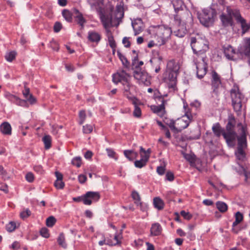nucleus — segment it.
Here are the masks:
<instances>
[{
	"instance_id": "f257e3e1",
	"label": "nucleus",
	"mask_w": 250,
	"mask_h": 250,
	"mask_svg": "<svg viewBox=\"0 0 250 250\" xmlns=\"http://www.w3.org/2000/svg\"><path fill=\"white\" fill-rule=\"evenodd\" d=\"M215 135L218 137L223 135L228 145L233 147L238 141V146L235 154L238 160L244 161L246 158L244 149L247 147L246 132L245 127L241 123L237 124L233 116H229L226 129L223 128L219 123L215 124L212 127Z\"/></svg>"
},
{
	"instance_id": "f03ea898",
	"label": "nucleus",
	"mask_w": 250,
	"mask_h": 250,
	"mask_svg": "<svg viewBox=\"0 0 250 250\" xmlns=\"http://www.w3.org/2000/svg\"><path fill=\"white\" fill-rule=\"evenodd\" d=\"M216 16L215 10L210 7L204 9L201 12L198 13V18L200 22L206 27L213 25Z\"/></svg>"
},
{
	"instance_id": "7ed1b4c3",
	"label": "nucleus",
	"mask_w": 250,
	"mask_h": 250,
	"mask_svg": "<svg viewBox=\"0 0 250 250\" xmlns=\"http://www.w3.org/2000/svg\"><path fill=\"white\" fill-rule=\"evenodd\" d=\"M129 77V75L125 71L122 70L113 75L112 81L116 84H117L118 83H122L124 85V95L128 99L132 100L134 97H130L128 94L130 89V84L128 82V78Z\"/></svg>"
},
{
	"instance_id": "20e7f679",
	"label": "nucleus",
	"mask_w": 250,
	"mask_h": 250,
	"mask_svg": "<svg viewBox=\"0 0 250 250\" xmlns=\"http://www.w3.org/2000/svg\"><path fill=\"white\" fill-rule=\"evenodd\" d=\"M190 44L193 52L199 55H204L208 48V42L205 39L199 36L191 37Z\"/></svg>"
},
{
	"instance_id": "39448f33",
	"label": "nucleus",
	"mask_w": 250,
	"mask_h": 250,
	"mask_svg": "<svg viewBox=\"0 0 250 250\" xmlns=\"http://www.w3.org/2000/svg\"><path fill=\"white\" fill-rule=\"evenodd\" d=\"M230 93L234 110L237 112L240 111L242 107V101L244 98V95L240 92L237 85L233 86Z\"/></svg>"
},
{
	"instance_id": "423d86ee",
	"label": "nucleus",
	"mask_w": 250,
	"mask_h": 250,
	"mask_svg": "<svg viewBox=\"0 0 250 250\" xmlns=\"http://www.w3.org/2000/svg\"><path fill=\"white\" fill-rule=\"evenodd\" d=\"M62 15L65 20L68 22H71L72 20V15H74V17L76 19L78 23L82 26L86 22L85 20L83 18L82 14L77 9H74L73 12H71L67 9H64L62 11Z\"/></svg>"
},
{
	"instance_id": "0eeeda50",
	"label": "nucleus",
	"mask_w": 250,
	"mask_h": 250,
	"mask_svg": "<svg viewBox=\"0 0 250 250\" xmlns=\"http://www.w3.org/2000/svg\"><path fill=\"white\" fill-rule=\"evenodd\" d=\"M174 21L177 25L190 24L193 21L191 13L185 9L174 16Z\"/></svg>"
},
{
	"instance_id": "6e6552de",
	"label": "nucleus",
	"mask_w": 250,
	"mask_h": 250,
	"mask_svg": "<svg viewBox=\"0 0 250 250\" xmlns=\"http://www.w3.org/2000/svg\"><path fill=\"white\" fill-rule=\"evenodd\" d=\"M237 10H232L229 7H227L226 12L223 13L220 16V19L222 24L224 26H232V18L236 19L235 14L236 12H238Z\"/></svg>"
},
{
	"instance_id": "1a4fd4ad",
	"label": "nucleus",
	"mask_w": 250,
	"mask_h": 250,
	"mask_svg": "<svg viewBox=\"0 0 250 250\" xmlns=\"http://www.w3.org/2000/svg\"><path fill=\"white\" fill-rule=\"evenodd\" d=\"M171 33L170 28L159 26L156 31V36L160 39V41H158V44L159 45L164 44L170 36Z\"/></svg>"
},
{
	"instance_id": "9d476101",
	"label": "nucleus",
	"mask_w": 250,
	"mask_h": 250,
	"mask_svg": "<svg viewBox=\"0 0 250 250\" xmlns=\"http://www.w3.org/2000/svg\"><path fill=\"white\" fill-rule=\"evenodd\" d=\"M206 58L201 56L200 61L195 62L197 69V76L201 79L206 75L207 71V63L205 62Z\"/></svg>"
},
{
	"instance_id": "9b49d317",
	"label": "nucleus",
	"mask_w": 250,
	"mask_h": 250,
	"mask_svg": "<svg viewBox=\"0 0 250 250\" xmlns=\"http://www.w3.org/2000/svg\"><path fill=\"white\" fill-rule=\"evenodd\" d=\"M134 77L140 83H142L146 86L150 84V77L147 73L141 70H135L134 71Z\"/></svg>"
},
{
	"instance_id": "f8f14e48",
	"label": "nucleus",
	"mask_w": 250,
	"mask_h": 250,
	"mask_svg": "<svg viewBox=\"0 0 250 250\" xmlns=\"http://www.w3.org/2000/svg\"><path fill=\"white\" fill-rule=\"evenodd\" d=\"M192 120V116L186 114L181 119H178L176 122V132H181L183 129L187 128Z\"/></svg>"
},
{
	"instance_id": "ddd939ff",
	"label": "nucleus",
	"mask_w": 250,
	"mask_h": 250,
	"mask_svg": "<svg viewBox=\"0 0 250 250\" xmlns=\"http://www.w3.org/2000/svg\"><path fill=\"white\" fill-rule=\"evenodd\" d=\"M100 198L99 192L88 191L83 196V202L84 205H90L92 202L98 201Z\"/></svg>"
},
{
	"instance_id": "4468645a",
	"label": "nucleus",
	"mask_w": 250,
	"mask_h": 250,
	"mask_svg": "<svg viewBox=\"0 0 250 250\" xmlns=\"http://www.w3.org/2000/svg\"><path fill=\"white\" fill-rule=\"evenodd\" d=\"M132 26L133 28L135 36L140 34L145 28V25L141 19H137L132 21Z\"/></svg>"
},
{
	"instance_id": "2eb2a0df",
	"label": "nucleus",
	"mask_w": 250,
	"mask_h": 250,
	"mask_svg": "<svg viewBox=\"0 0 250 250\" xmlns=\"http://www.w3.org/2000/svg\"><path fill=\"white\" fill-rule=\"evenodd\" d=\"M235 16L237 21L241 24V26L243 31L245 33L250 29V23H247L245 19H244L240 15L239 12H236Z\"/></svg>"
},
{
	"instance_id": "dca6fc26",
	"label": "nucleus",
	"mask_w": 250,
	"mask_h": 250,
	"mask_svg": "<svg viewBox=\"0 0 250 250\" xmlns=\"http://www.w3.org/2000/svg\"><path fill=\"white\" fill-rule=\"evenodd\" d=\"M162 104L159 105H152L151 108L154 113L159 114V116H162L165 113V104L166 101L163 99L160 98Z\"/></svg>"
},
{
	"instance_id": "f3484780",
	"label": "nucleus",
	"mask_w": 250,
	"mask_h": 250,
	"mask_svg": "<svg viewBox=\"0 0 250 250\" xmlns=\"http://www.w3.org/2000/svg\"><path fill=\"white\" fill-rule=\"evenodd\" d=\"M239 52L241 54H244L250 58L248 62L250 64V38L246 40L245 45L241 47Z\"/></svg>"
},
{
	"instance_id": "a211bd4d",
	"label": "nucleus",
	"mask_w": 250,
	"mask_h": 250,
	"mask_svg": "<svg viewBox=\"0 0 250 250\" xmlns=\"http://www.w3.org/2000/svg\"><path fill=\"white\" fill-rule=\"evenodd\" d=\"M167 68L168 71L179 72L180 65L179 62L171 60L167 62Z\"/></svg>"
},
{
	"instance_id": "6ab92c4d",
	"label": "nucleus",
	"mask_w": 250,
	"mask_h": 250,
	"mask_svg": "<svg viewBox=\"0 0 250 250\" xmlns=\"http://www.w3.org/2000/svg\"><path fill=\"white\" fill-rule=\"evenodd\" d=\"M171 3L176 14L186 9V6L182 0H172Z\"/></svg>"
},
{
	"instance_id": "aec40b11",
	"label": "nucleus",
	"mask_w": 250,
	"mask_h": 250,
	"mask_svg": "<svg viewBox=\"0 0 250 250\" xmlns=\"http://www.w3.org/2000/svg\"><path fill=\"white\" fill-rule=\"evenodd\" d=\"M178 27H173L172 30L175 36L178 37H183L187 33V29L186 25H177Z\"/></svg>"
},
{
	"instance_id": "412c9836",
	"label": "nucleus",
	"mask_w": 250,
	"mask_h": 250,
	"mask_svg": "<svg viewBox=\"0 0 250 250\" xmlns=\"http://www.w3.org/2000/svg\"><path fill=\"white\" fill-rule=\"evenodd\" d=\"M224 53L226 58L230 60H234V55L235 54L234 49L230 45L223 47Z\"/></svg>"
},
{
	"instance_id": "4be33fe9",
	"label": "nucleus",
	"mask_w": 250,
	"mask_h": 250,
	"mask_svg": "<svg viewBox=\"0 0 250 250\" xmlns=\"http://www.w3.org/2000/svg\"><path fill=\"white\" fill-rule=\"evenodd\" d=\"M162 228L161 225L158 223H154L150 229V235L151 236H158L161 234Z\"/></svg>"
},
{
	"instance_id": "5701e85b",
	"label": "nucleus",
	"mask_w": 250,
	"mask_h": 250,
	"mask_svg": "<svg viewBox=\"0 0 250 250\" xmlns=\"http://www.w3.org/2000/svg\"><path fill=\"white\" fill-rule=\"evenodd\" d=\"M246 159V158H245V160L242 161V160H238L236 158V160L237 161V163H238V165L239 166L240 174H243L245 176V180L246 181H247L248 179L250 178V173L246 171V170L244 168V167L242 164L243 162L245 161Z\"/></svg>"
},
{
	"instance_id": "b1692460",
	"label": "nucleus",
	"mask_w": 250,
	"mask_h": 250,
	"mask_svg": "<svg viewBox=\"0 0 250 250\" xmlns=\"http://www.w3.org/2000/svg\"><path fill=\"white\" fill-rule=\"evenodd\" d=\"M0 130L4 135L11 134V126L8 122H4L0 125Z\"/></svg>"
},
{
	"instance_id": "393cba45",
	"label": "nucleus",
	"mask_w": 250,
	"mask_h": 250,
	"mask_svg": "<svg viewBox=\"0 0 250 250\" xmlns=\"http://www.w3.org/2000/svg\"><path fill=\"white\" fill-rule=\"evenodd\" d=\"M88 39L91 42H98L101 40L100 34L94 31L88 32Z\"/></svg>"
},
{
	"instance_id": "a878e982",
	"label": "nucleus",
	"mask_w": 250,
	"mask_h": 250,
	"mask_svg": "<svg viewBox=\"0 0 250 250\" xmlns=\"http://www.w3.org/2000/svg\"><path fill=\"white\" fill-rule=\"evenodd\" d=\"M101 20L105 28L109 27L112 24V17L110 16L102 15Z\"/></svg>"
},
{
	"instance_id": "bb28decb",
	"label": "nucleus",
	"mask_w": 250,
	"mask_h": 250,
	"mask_svg": "<svg viewBox=\"0 0 250 250\" xmlns=\"http://www.w3.org/2000/svg\"><path fill=\"white\" fill-rule=\"evenodd\" d=\"M212 85L215 88H217L221 84L220 77L215 71L212 72Z\"/></svg>"
},
{
	"instance_id": "cd10ccee",
	"label": "nucleus",
	"mask_w": 250,
	"mask_h": 250,
	"mask_svg": "<svg viewBox=\"0 0 250 250\" xmlns=\"http://www.w3.org/2000/svg\"><path fill=\"white\" fill-rule=\"evenodd\" d=\"M132 101L133 104L134 105V110L133 112V115L136 117H140L141 116V109L137 105L138 100L135 98H133Z\"/></svg>"
},
{
	"instance_id": "c85d7f7f",
	"label": "nucleus",
	"mask_w": 250,
	"mask_h": 250,
	"mask_svg": "<svg viewBox=\"0 0 250 250\" xmlns=\"http://www.w3.org/2000/svg\"><path fill=\"white\" fill-rule=\"evenodd\" d=\"M216 206L217 209L222 213H224L228 210L227 205L222 201H218L216 203Z\"/></svg>"
},
{
	"instance_id": "c756f323",
	"label": "nucleus",
	"mask_w": 250,
	"mask_h": 250,
	"mask_svg": "<svg viewBox=\"0 0 250 250\" xmlns=\"http://www.w3.org/2000/svg\"><path fill=\"white\" fill-rule=\"evenodd\" d=\"M132 197L135 200V204L137 206H140V208L142 209V203L141 202V198L139 193L137 191H133L132 193Z\"/></svg>"
},
{
	"instance_id": "7c9ffc66",
	"label": "nucleus",
	"mask_w": 250,
	"mask_h": 250,
	"mask_svg": "<svg viewBox=\"0 0 250 250\" xmlns=\"http://www.w3.org/2000/svg\"><path fill=\"white\" fill-rule=\"evenodd\" d=\"M154 207L157 209L161 210L163 208L164 204L163 201L159 197H155L153 199Z\"/></svg>"
},
{
	"instance_id": "2f4dec72",
	"label": "nucleus",
	"mask_w": 250,
	"mask_h": 250,
	"mask_svg": "<svg viewBox=\"0 0 250 250\" xmlns=\"http://www.w3.org/2000/svg\"><path fill=\"white\" fill-rule=\"evenodd\" d=\"M42 141L44 144V147L46 149L50 148L51 146V137L50 135H46L42 138Z\"/></svg>"
},
{
	"instance_id": "473e14b6",
	"label": "nucleus",
	"mask_w": 250,
	"mask_h": 250,
	"mask_svg": "<svg viewBox=\"0 0 250 250\" xmlns=\"http://www.w3.org/2000/svg\"><path fill=\"white\" fill-rule=\"evenodd\" d=\"M57 242L59 245L62 248L65 249L67 247V245L65 242V238L63 233H61L57 239Z\"/></svg>"
},
{
	"instance_id": "72a5a7b5",
	"label": "nucleus",
	"mask_w": 250,
	"mask_h": 250,
	"mask_svg": "<svg viewBox=\"0 0 250 250\" xmlns=\"http://www.w3.org/2000/svg\"><path fill=\"white\" fill-rule=\"evenodd\" d=\"M117 55L120 60L122 62L123 64L125 66L127 67L129 63L126 58L119 51H117Z\"/></svg>"
},
{
	"instance_id": "f704fd0d",
	"label": "nucleus",
	"mask_w": 250,
	"mask_h": 250,
	"mask_svg": "<svg viewBox=\"0 0 250 250\" xmlns=\"http://www.w3.org/2000/svg\"><path fill=\"white\" fill-rule=\"evenodd\" d=\"M56 222V219L53 216H51L47 218L46 220V225L48 227H52L54 225Z\"/></svg>"
},
{
	"instance_id": "c9c22d12",
	"label": "nucleus",
	"mask_w": 250,
	"mask_h": 250,
	"mask_svg": "<svg viewBox=\"0 0 250 250\" xmlns=\"http://www.w3.org/2000/svg\"><path fill=\"white\" fill-rule=\"evenodd\" d=\"M16 53L15 51H11L5 55V58L8 62H12L15 58Z\"/></svg>"
},
{
	"instance_id": "e433bc0d",
	"label": "nucleus",
	"mask_w": 250,
	"mask_h": 250,
	"mask_svg": "<svg viewBox=\"0 0 250 250\" xmlns=\"http://www.w3.org/2000/svg\"><path fill=\"white\" fill-rule=\"evenodd\" d=\"M16 228V223L14 222H9L6 226V230L9 232L14 231Z\"/></svg>"
},
{
	"instance_id": "4c0bfd02",
	"label": "nucleus",
	"mask_w": 250,
	"mask_h": 250,
	"mask_svg": "<svg viewBox=\"0 0 250 250\" xmlns=\"http://www.w3.org/2000/svg\"><path fill=\"white\" fill-rule=\"evenodd\" d=\"M179 72L168 71L167 79L168 81H177V76Z\"/></svg>"
},
{
	"instance_id": "58836bf2",
	"label": "nucleus",
	"mask_w": 250,
	"mask_h": 250,
	"mask_svg": "<svg viewBox=\"0 0 250 250\" xmlns=\"http://www.w3.org/2000/svg\"><path fill=\"white\" fill-rule=\"evenodd\" d=\"M82 160L80 157H76L72 160V165L79 167L81 166Z\"/></svg>"
},
{
	"instance_id": "ea45409f",
	"label": "nucleus",
	"mask_w": 250,
	"mask_h": 250,
	"mask_svg": "<svg viewBox=\"0 0 250 250\" xmlns=\"http://www.w3.org/2000/svg\"><path fill=\"white\" fill-rule=\"evenodd\" d=\"M31 214L30 210L28 209H26L25 210H23L20 213V217L22 219H25V218L29 217Z\"/></svg>"
},
{
	"instance_id": "a19ab883",
	"label": "nucleus",
	"mask_w": 250,
	"mask_h": 250,
	"mask_svg": "<svg viewBox=\"0 0 250 250\" xmlns=\"http://www.w3.org/2000/svg\"><path fill=\"white\" fill-rule=\"evenodd\" d=\"M79 116L80 118L79 124L80 125H82L86 117L85 111L83 110L80 111L79 112Z\"/></svg>"
},
{
	"instance_id": "79ce46f5",
	"label": "nucleus",
	"mask_w": 250,
	"mask_h": 250,
	"mask_svg": "<svg viewBox=\"0 0 250 250\" xmlns=\"http://www.w3.org/2000/svg\"><path fill=\"white\" fill-rule=\"evenodd\" d=\"M0 174L2 176V178L4 180L9 178L6 171L4 169L2 166H0Z\"/></svg>"
},
{
	"instance_id": "37998d69",
	"label": "nucleus",
	"mask_w": 250,
	"mask_h": 250,
	"mask_svg": "<svg viewBox=\"0 0 250 250\" xmlns=\"http://www.w3.org/2000/svg\"><path fill=\"white\" fill-rule=\"evenodd\" d=\"M128 153H131V156L133 158V160L136 159L138 156V153L134 151L133 150H125L124 151L125 156H126L127 154Z\"/></svg>"
},
{
	"instance_id": "c03bdc74",
	"label": "nucleus",
	"mask_w": 250,
	"mask_h": 250,
	"mask_svg": "<svg viewBox=\"0 0 250 250\" xmlns=\"http://www.w3.org/2000/svg\"><path fill=\"white\" fill-rule=\"evenodd\" d=\"M146 162H145V161H144L143 160H142L141 159L140 160H137V161H135V162H134L135 166L136 167H138V168L143 167L146 166Z\"/></svg>"
},
{
	"instance_id": "a18cd8bd",
	"label": "nucleus",
	"mask_w": 250,
	"mask_h": 250,
	"mask_svg": "<svg viewBox=\"0 0 250 250\" xmlns=\"http://www.w3.org/2000/svg\"><path fill=\"white\" fill-rule=\"evenodd\" d=\"M55 187L58 189H62L64 186V183L62 180H56L54 183Z\"/></svg>"
},
{
	"instance_id": "49530a36",
	"label": "nucleus",
	"mask_w": 250,
	"mask_h": 250,
	"mask_svg": "<svg viewBox=\"0 0 250 250\" xmlns=\"http://www.w3.org/2000/svg\"><path fill=\"white\" fill-rule=\"evenodd\" d=\"M93 130V127L91 125H87L83 126V132L84 133L88 134L92 132Z\"/></svg>"
},
{
	"instance_id": "de8ad7c7",
	"label": "nucleus",
	"mask_w": 250,
	"mask_h": 250,
	"mask_svg": "<svg viewBox=\"0 0 250 250\" xmlns=\"http://www.w3.org/2000/svg\"><path fill=\"white\" fill-rule=\"evenodd\" d=\"M106 151L107 153V155L109 157L113 158L115 160H117V158L115 157L116 153L114 150L110 148H106Z\"/></svg>"
},
{
	"instance_id": "09e8293b",
	"label": "nucleus",
	"mask_w": 250,
	"mask_h": 250,
	"mask_svg": "<svg viewBox=\"0 0 250 250\" xmlns=\"http://www.w3.org/2000/svg\"><path fill=\"white\" fill-rule=\"evenodd\" d=\"M40 233L42 236H43L45 238H48L49 236V234L48 233V230L47 229H46L45 228H43L41 229Z\"/></svg>"
},
{
	"instance_id": "8fccbe9b",
	"label": "nucleus",
	"mask_w": 250,
	"mask_h": 250,
	"mask_svg": "<svg viewBox=\"0 0 250 250\" xmlns=\"http://www.w3.org/2000/svg\"><path fill=\"white\" fill-rule=\"evenodd\" d=\"M181 215L186 219L190 220L192 217V215L188 212H186L184 210H182L180 212Z\"/></svg>"
},
{
	"instance_id": "3c124183",
	"label": "nucleus",
	"mask_w": 250,
	"mask_h": 250,
	"mask_svg": "<svg viewBox=\"0 0 250 250\" xmlns=\"http://www.w3.org/2000/svg\"><path fill=\"white\" fill-rule=\"evenodd\" d=\"M184 157L187 161H188L191 163H194L195 161L194 156L191 154H185Z\"/></svg>"
},
{
	"instance_id": "603ef678",
	"label": "nucleus",
	"mask_w": 250,
	"mask_h": 250,
	"mask_svg": "<svg viewBox=\"0 0 250 250\" xmlns=\"http://www.w3.org/2000/svg\"><path fill=\"white\" fill-rule=\"evenodd\" d=\"M62 28V25L60 22H56L54 25V31L55 32H59Z\"/></svg>"
},
{
	"instance_id": "864d4df0",
	"label": "nucleus",
	"mask_w": 250,
	"mask_h": 250,
	"mask_svg": "<svg viewBox=\"0 0 250 250\" xmlns=\"http://www.w3.org/2000/svg\"><path fill=\"white\" fill-rule=\"evenodd\" d=\"M17 105L25 107H28V104L27 103V101L25 100H22L21 99H19L18 103L17 104Z\"/></svg>"
},
{
	"instance_id": "5fc2aeb1",
	"label": "nucleus",
	"mask_w": 250,
	"mask_h": 250,
	"mask_svg": "<svg viewBox=\"0 0 250 250\" xmlns=\"http://www.w3.org/2000/svg\"><path fill=\"white\" fill-rule=\"evenodd\" d=\"M26 99V101L29 102L31 104H33L36 102V98L32 94L29 95Z\"/></svg>"
},
{
	"instance_id": "6e6d98bb",
	"label": "nucleus",
	"mask_w": 250,
	"mask_h": 250,
	"mask_svg": "<svg viewBox=\"0 0 250 250\" xmlns=\"http://www.w3.org/2000/svg\"><path fill=\"white\" fill-rule=\"evenodd\" d=\"M166 177V179L169 181H172L174 178L173 173L171 171H167V172Z\"/></svg>"
},
{
	"instance_id": "4d7b16f0",
	"label": "nucleus",
	"mask_w": 250,
	"mask_h": 250,
	"mask_svg": "<svg viewBox=\"0 0 250 250\" xmlns=\"http://www.w3.org/2000/svg\"><path fill=\"white\" fill-rule=\"evenodd\" d=\"M176 82L177 81H169L168 83V87L175 90L176 89Z\"/></svg>"
},
{
	"instance_id": "13d9d810",
	"label": "nucleus",
	"mask_w": 250,
	"mask_h": 250,
	"mask_svg": "<svg viewBox=\"0 0 250 250\" xmlns=\"http://www.w3.org/2000/svg\"><path fill=\"white\" fill-rule=\"evenodd\" d=\"M108 42H109V44L110 46L112 48H115L116 47V43L113 39V37L112 36H111L108 38Z\"/></svg>"
},
{
	"instance_id": "bf43d9fd",
	"label": "nucleus",
	"mask_w": 250,
	"mask_h": 250,
	"mask_svg": "<svg viewBox=\"0 0 250 250\" xmlns=\"http://www.w3.org/2000/svg\"><path fill=\"white\" fill-rule=\"evenodd\" d=\"M25 178L26 180L29 182H32L34 179V175L31 172L27 173L26 175Z\"/></svg>"
},
{
	"instance_id": "052dcab7",
	"label": "nucleus",
	"mask_w": 250,
	"mask_h": 250,
	"mask_svg": "<svg viewBox=\"0 0 250 250\" xmlns=\"http://www.w3.org/2000/svg\"><path fill=\"white\" fill-rule=\"evenodd\" d=\"M125 47H129L130 46V42L129 41V38L124 37L122 41Z\"/></svg>"
},
{
	"instance_id": "680f3d73",
	"label": "nucleus",
	"mask_w": 250,
	"mask_h": 250,
	"mask_svg": "<svg viewBox=\"0 0 250 250\" xmlns=\"http://www.w3.org/2000/svg\"><path fill=\"white\" fill-rule=\"evenodd\" d=\"M87 179L86 176L83 174H81L78 176V180L81 184H83L85 183Z\"/></svg>"
},
{
	"instance_id": "e2e57ef3",
	"label": "nucleus",
	"mask_w": 250,
	"mask_h": 250,
	"mask_svg": "<svg viewBox=\"0 0 250 250\" xmlns=\"http://www.w3.org/2000/svg\"><path fill=\"white\" fill-rule=\"evenodd\" d=\"M50 43H51V47H52V48L53 50H56L57 51H58L59 50V47L58 43L56 42H55L54 41H52V42H51Z\"/></svg>"
},
{
	"instance_id": "0e129e2a",
	"label": "nucleus",
	"mask_w": 250,
	"mask_h": 250,
	"mask_svg": "<svg viewBox=\"0 0 250 250\" xmlns=\"http://www.w3.org/2000/svg\"><path fill=\"white\" fill-rule=\"evenodd\" d=\"M167 124L171 130H173L175 132H176V126H175V124L176 125V122L171 120Z\"/></svg>"
},
{
	"instance_id": "69168bd1",
	"label": "nucleus",
	"mask_w": 250,
	"mask_h": 250,
	"mask_svg": "<svg viewBox=\"0 0 250 250\" xmlns=\"http://www.w3.org/2000/svg\"><path fill=\"white\" fill-rule=\"evenodd\" d=\"M165 171V168L163 166L158 167L157 168V172L159 175H163Z\"/></svg>"
},
{
	"instance_id": "338daca9",
	"label": "nucleus",
	"mask_w": 250,
	"mask_h": 250,
	"mask_svg": "<svg viewBox=\"0 0 250 250\" xmlns=\"http://www.w3.org/2000/svg\"><path fill=\"white\" fill-rule=\"evenodd\" d=\"M235 219L241 222L243 220V216L240 212L238 211L235 213Z\"/></svg>"
},
{
	"instance_id": "774afa93",
	"label": "nucleus",
	"mask_w": 250,
	"mask_h": 250,
	"mask_svg": "<svg viewBox=\"0 0 250 250\" xmlns=\"http://www.w3.org/2000/svg\"><path fill=\"white\" fill-rule=\"evenodd\" d=\"M140 155L141 156V160L145 161V162L147 163V162L148 161L150 156L148 154L144 153L141 154Z\"/></svg>"
}]
</instances>
